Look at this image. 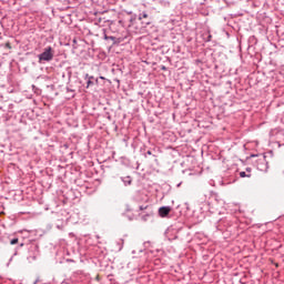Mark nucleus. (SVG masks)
<instances>
[{"label":"nucleus","mask_w":284,"mask_h":284,"mask_svg":"<svg viewBox=\"0 0 284 284\" xmlns=\"http://www.w3.org/2000/svg\"><path fill=\"white\" fill-rule=\"evenodd\" d=\"M39 63H43V61H52L54 59V50L52 47H48L44 51L38 55Z\"/></svg>","instance_id":"1"},{"label":"nucleus","mask_w":284,"mask_h":284,"mask_svg":"<svg viewBox=\"0 0 284 284\" xmlns=\"http://www.w3.org/2000/svg\"><path fill=\"white\" fill-rule=\"evenodd\" d=\"M170 212H172V209L170 206H162L159 209V215L162 219H165V216H168V214H170Z\"/></svg>","instance_id":"2"},{"label":"nucleus","mask_w":284,"mask_h":284,"mask_svg":"<svg viewBox=\"0 0 284 284\" xmlns=\"http://www.w3.org/2000/svg\"><path fill=\"white\" fill-rule=\"evenodd\" d=\"M17 243H19V239H13L10 241V245H17Z\"/></svg>","instance_id":"3"},{"label":"nucleus","mask_w":284,"mask_h":284,"mask_svg":"<svg viewBox=\"0 0 284 284\" xmlns=\"http://www.w3.org/2000/svg\"><path fill=\"white\" fill-rule=\"evenodd\" d=\"M240 176H241V179H245V176H247V174L245 173V171H242V172H240Z\"/></svg>","instance_id":"4"},{"label":"nucleus","mask_w":284,"mask_h":284,"mask_svg":"<svg viewBox=\"0 0 284 284\" xmlns=\"http://www.w3.org/2000/svg\"><path fill=\"white\" fill-rule=\"evenodd\" d=\"M140 19H148V13L143 12L142 14H140Z\"/></svg>","instance_id":"5"},{"label":"nucleus","mask_w":284,"mask_h":284,"mask_svg":"<svg viewBox=\"0 0 284 284\" xmlns=\"http://www.w3.org/2000/svg\"><path fill=\"white\" fill-rule=\"evenodd\" d=\"M149 216H150V214H146V215L142 216V221H148Z\"/></svg>","instance_id":"6"},{"label":"nucleus","mask_w":284,"mask_h":284,"mask_svg":"<svg viewBox=\"0 0 284 284\" xmlns=\"http://www.w3.org/2000/svg\"><path fill=\"white\" fill-rule=\"evenodd\" d=\"M140 210H141V211H143V210H148V205H145V206H143V205H142V206H140Z\"/></svg>","instance_id":"7"},{"label":"nucleus","mask_w":284,"mask_h":284,"mask_svg":"<svg viewBox=\"0 0 284 284\" xmlns=\"http://www.w3.org/2000/svg\"><path fill=\"white\" fill-rule=\"evenodd\" d=\"M90 85H92V80L88 81V88H90Z\"/></svg>","instance_id":"8"},{"label":"nucleus","mask_w":284,"mask_h":284,"mask_svg":"<svg viewBox=\"0 0 284 284\" xmlns=\"http://www.w3.org/2000/svg\"><path fill=\"white\" fill-rule=\"evenodd\" d=\"M7 48H10V43H7Z\"/></svg>","instance_id":"9"},{"label":"nucleus","mask_w":284,"mask_h":284,"mask_svg":"<svg viewBox=\"0 0 284 284\" xmlns=\"http://www.w3.org/2000/svg\"><path fill=\"white\" fill-rule=\"evenodd\" d=\"M148 154H152V151H148Z\"/></svg>","instance_id":"10"}]
</instances>
